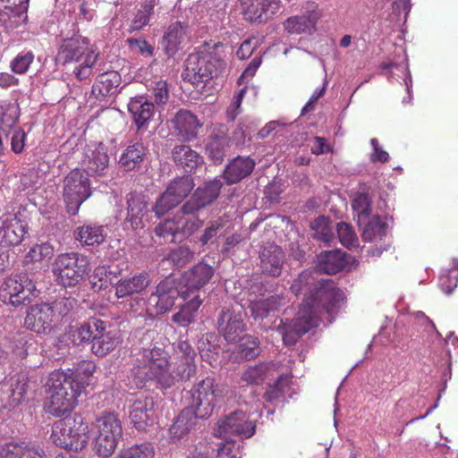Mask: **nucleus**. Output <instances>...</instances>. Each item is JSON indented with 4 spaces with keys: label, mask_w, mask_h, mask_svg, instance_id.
Returning <instances> with one entry per match:
<instances>
[{
    "label": "nucleus",
    "mask_w": 458,
    "mask_h": 458,
    "mask_svg": "<svg viewBox=\"0 0 458 458\" xmlns=\"http://www.w3.org/2000/svg\"><path fill=\"white\" fill-rule=\"evenodd\" d=\"M48 396L45 402V411L60 417L70 412L77 404V398L88 385L78 373L67 375L54 371L48 378Z\"/></svg>",
    "instance_id": "1"
},
{
    "label": "nucleus",
    "mask_w": 458,
    "mask_h": 458,
    "mask_svg": "<svg viewBox=\"0 0 458 458\" xmlns=\"http://www.w3.org/2000/svg\"><path fill=\"white\" fill-rule=\"evenodd\" d=\"M170 367L168 353L163 348L155 346L142 350L133 374L140 383L155 380L167 388L172 378L169 377Z\"/></svg>",
    "instance_id": "2"
},
{
    "label": "nucleus",
    "mask_w": 458,
    "mask_h": 458,
    "mask_svg": "<svg viewBox=\"0 0 458 458\" xmlns=\"http://www.w3.org/2000/svg\"><path fill=\"white\" fill-rule=\"evenodd\" d=\"M50 438L62 448L81 450L89 442V425L80 415L66 416L53 424Z\"/></svg>",
    "instance_id": "3"
},
{
    "label": "nucleus",
    "mask_w": 458,
    "mask_h": 458,
    "mask_svg": "<svg viewBox=\"0 0 458 458\" xmlns=\"http://www.w3.org/2000/svg\"><path fill=\"white\" fill-rule=\"evenodd\" d=\"M224 66V61L211 53H192L185 61V68L182 76L184 81L198 87L216 77Z\"/></svg>",
    "instance_id": "4"
},
{
    "label": "nucleus",
    "mask_w": 458,
    "mask_h": 458,
    "mask_svg": "<svg viewBox=\"0 0 458 458\" xmlns=\"http://www.w3.org/2000/svg\"><path fill=\"white\" fill-rule=\"evenodd\" d=\"M89 270L88 258L77 252L62 253L52 265V272L58 284L64 287L78 284Z\"/></svg>",
    "instance_id": "5"
},
{
    "label": "nucleus",
    "mask_w": 458,
    "mask_h": 458,
    "mask_svg": "<svg viewBox=\"0 0 458 458\" xmlns=\"http://www.w3.org/2000/svg\"><path fill=\"white\" fill-rule=\"evenodd\" d=\"M95 449L99 456L110 457L123 436L122 422L114 412L104 411L96 420Z\"/></svg>",
    "instance_id": "6"
},
{
    "label": "nucleus",
    "mask_w": 458,
    "mask_h": 458,
    "mask_svg": "<svg viewBox=\"0 0 458 458\" xmlns=\"http://www.w3.org/2000/svg\"><path fill=\"white\" fill-rule=\"evenodd\" d=\"M304 299L311 303L318 314L325 312L333 317L339 310L345 296L334 281L327 279L320 280L309 287V294L305 295Z\"/></svg>",
    "instance_id": "7"
},
{
    "label": "nucleus",
    "mask_w": 458,
    "mask_h": 458,
    "mask_svg": "<svg viewBox=\"0 0 458 458\" xmlns=\"http://www.w3.org/2000/svg\"><path fill=\"white\" fill-rule=\"evenodd\" d=\"M90 181L81 170H72L64 179L63 198L67 212L75 216L81 205L91 196Z\"/></svg>",
    "instance_id": "8"
},
{
    "label": "nucleus",
    "mask_w": 458,
    "mask_h": 458,
    "mask_svg": "<svg viewBox=\"0 0 458 458\" xmlns=\"http://www.w3.org/2000/svg\"><path fill=\"white\" fill-rule=\"evenodd\" d=\"M37 295L36 284L27 275L8 276L0 286V299L13 307L30 303Z\"/></svg>",
    "instance_id": "9"
},
{
    "label": "nucleus",
    "mask_w": 458,
    "mask_h": 458,
    "mask_svg": "<svg viewBox=\"0 0 458 458\" xmlns=\"http://www.w3.org/2000/svg\"><path fill=\"white\" fill-rule=\"evenodd\" d=\"M215 378L206 377L191 389V410L200 419L208 418L215 408L217 397Z\"/></svg>",
    "instance_id": "10"
},
{
    "label": "nucleus",
    "mask_w": 458,
    "mask_h": 458,
    "mask_svg": "<svg viewBox=\"0 0 458 458\" xmlns=\"http://www.w3.org/2000/svg\"><path fill=\"white\" fill-rule=\"evenodd\" d=\"M179 296L186 301L191 298V293L183 287L179 289L175 279L167 276L157 284L156 292L149 297V301L155 302L156 314H164L172 309Z\"/></svg>",
    "instance_id": "11"
},
{
    "label": "nucleus",
    "mask_w": 458,
    "mask_h": 458,
    "mask_svg": "<svg viewBox=\"0 0 458 458\" xmlns=\"http://www.w3.org/2000/svg\"><path fill=\"white\" fill-rule=\"evenodd\" d=\"M91 50L97 49L90 46L89 38L81 36L79 30L72 31L71 36L63 38L57 51L56 61L64 65L78 63Z\"/></svg>",
    "instance_id": "12"
},
{
    "label": "nucleus",
    "mask_w": 458,
    "mask_h": 458,
    "mask_svg": "<svg viewBox=\"0 0 458 458\" xmlns=\"http://www.w3.org/2000/svg\"><path fill=\"white\" fill-rule=\"evenodd\" d=\"M256 431V425L249 419L246 412L236 411L231 412L217 423V436L227 438L230 436H238L241 438H250Z\"/></svg>",
    "instance_id": "13"
},
{
    "label": "nucleus",
    "mask_w": 458,
    "mask_h": 458,
    "mask_svg": "<svg viewBox=\"0 0 458 458\" xmlns=\"http://www.w3.org/2000/svg\"><path fill=\"white\" fill-rule=\"evenodd\" d=\"M81 169L89 176H101L108 168L107 147L101 141H91L84 148Z\"/></svg>",
    "instance_id": "14"
},
{
    "label": "nucleus",
    "mask_w": 458,
    "mask_h": 458,
    "mask_svg": "<svg viewBox=\"0 0 458 458\" xmlns=\"http://www.w3.org/2000/svg\"><path fill=\"white\" fill-rule=\"evenodd\" d=\"M245 313L232 308L224 307L217 318L218 332L228 343H235L241 339L245 331Z\"/></svg>",
    "instance_id": "15"
},
{
    "label": "nucleus",
    "mask_w": 458,
    "mask_h": 458,
    "mask_svg": "<svg viewBox=\"0 0 458 458\" xmlns=\"http://www.w3.org/2000/svg\"><path fill=\"white\" fill-rule=\"evenodd\" d=\"M243 19L259 25L270 19L280 8L279 0H240Z\"/></svg>",
    "instance_id": "16"
},
{
    "label": "nucleus",
    "mask_w": 458,
    "mask_h": 458,
    "mask_svg": "<svg viewBox=\"0 0 458 458\" xmlns=\"http://www.w3.org/2000/svg\"><path fill=\"white\" fill-rule=\"evenodd\" d=\"M55 323L50 303L47 302L30 306L24 318V327L37 334L50 331Z\"/></svg>",
    "instance_id": "17"
},
{
    "label": "nucleus",
    "mask_w": 458,
    "mask_h": 458,
    "mask_svg": "<svg viewBox=\"0 0 458 458\" xmlns=\"http://www.w3.org/2000/svg\"><path fill=\"white\" fill-rule=\"evenodd\" d=\"M29 0H0V21L5 29H15L28 19Z\"/></svg>",
    "instance_id": "18"
},
{
    "label": "nucleus",
    "mask_w": 458,
    "mask_h": 458,
    "mask_svg": "<svg viewBox=\"0 0 458 458\" xmlns=\"http://www.w3.org/2000/svg\"><path fill=\"white\" fill-rule=\"evenodd\" d=\"M26 233L25 226L14 214L0 217V245L9 247L19 245Z\"/></svg>",
    "instance_id": "19"
},
{
    "label": "nucleus",
    "mask_w": 458,
    "mask_h": 458,
    "mask_svg": "<svg viewBox=\"0 0 458 458\" xmlns=\"http://www.w3.org/2000/svg\"><path fill=\"white\" fill-rule=\"evenodd\" d=\"M148 154L141 141H131L119 157L118 165L125 172L139 171Z\"/></svg>",
    "instance_id": "20"
},
{
    "label": "nucleus",
    "mask_w": 458,
    "mask_h": 458,
    "mask_svg": "<svg viewBox=\"0 0 458 458\" xmlns=\"http://www.w3.org/2000/svg\"><path fill=\"white\" fill-rule=\"evenodd\" d=\"M214 276V268L205 262L197 263L183 275V288L191 296L199 294V289L206 285Z\"/></svg>",
    "instance_id": "21"
},
{
    "label": "nucleus",
    "mask_w": 458,
    "mask_h": 458,
    "mask_svg": "<svg viewBox=\"0 0 458 458\" xmlns=\"http://www.w3.org/2000/svg\"><path fill=\"white\" fill-rule=\"evenodd\" d=\"M256 163L250 157L237 156L226 165L222 177L228 185L240 182L254 170Z\"/></svg>",
    "instance_id": "22"
},
{
    "label": "nucleus",
    "mask_w": 458,
    "mask_h": 458,
    "mask_svg": "<svg viewBox=\"0 0 458 458\" xmlns=\"http://www.w3.org/2000/svg\"><path fill=\"white\" fill-rule=\"evenodd\" d=\"M229 142L230 139L226 126L223 124L216 125L213 129L206 145L208 157L215 164H220L224 160L226 149L229 148Z\"/></svg>",
    "instance_id": "23"
},
{
    "label": "nucleus",
    "mask_w": 458,
    "mask_h": 458,
    "mask_svg": "<svg viewBox=\"0 0 458 458\" xmlns=\"http://www.w3.org/2000/svg\"><path fill=\"white\" fill-rule=\"evenodd\" d=\"M259 258L264 273L272 276L281 275L285 256L279 246L274 243H267L261 249Z\"/></svg>",
    "instance_id": "24"
},
{
    "label": "nucleus",
    "mask_w": 458,
    "mask_h": 458,
    "mask_svg": "<svg viewBox=\"0 0 458 458\" xmlns=\"http://www.w3.org/2000/svg\"><path fill=\"white\" fill-rule=\"evenodd\" d=\"M172 122L178 135L186 141L197 139L199 130L202 127L198 117L191 111L184 109L179 110Z\"/></svg>",
    "instance_id": "25"
},
{
    "label": "nucleus",
    "mask_w": 458,
    "mask_h": 458,
    "mask_svg": "<svg viewBox=\"0 0 458 458\" xmlns=\"http://www.w3.org/2000/svg\"><path fill=\"white\" fill-rule=\"evenodd\" d=\"M104 321L90 318L79 326L71 327L69 335L74 344H92L96 336L103 330Z\"/></svg>",
    "instance_id": "26"
},
{
    "label": "nucleus",
    "mask_w": 458,
    "mask_h": 458,
    "mask_svg": "<svg viewBox=\"0 0 458 458\" xmlns=\"http://www.w3.org/2000/svg\"><path fill=\"white\" fill-rule=\"evenodd\" d=\"M9 395L7 404L9 408L18 407L26 398L28 391L31 388V378L27 373L20 372L9 380Z\"/></svg>",
    "instance_id": "27"
},
{
    "label": "nucleus",
    "mask_w": 458,
    "mask_h": 458,
    "mask_svg": "<svg viewBox=\"0 0 458 458\" xmlns=\"http://www.w3.org/2000/svg\"><path fill=\"white\" fill-rule=\"evenodd\" d=\"M283 295H272L250 301L249 308L255 320H264L277 312L285 304Z\"/></svg>",
    "instance_id": "28"
},
{
    "label": "nucleus",
    "mask_w": 458,
    "mask_h": 458,
    "mask_svg": "<svg viewBox=\"0 0 458 458\" xmlns=\"http://www.w3.org/2000/svg\"><path fill=\"white\" fill-rule=\"evenodd\" d=\"M346 265L347 255L339 250L322 251L317 256V268L324 274L335 275Z\"/></svg>",
    "instance_id": "29"
},
{
    "label": "nucleus",
    "mask_w": 458,
    "mask_h": 458,
    "mask_svg": "<svg viewBox=\"0 0 458 458\" xmlns=\"http://www.w3.org/2000/svg\"><path fill=\"white\" fill-rule=\"evenodd\" d=\"M150 284L148 273L141 272L131 277L122 278L115 284V296L125 298L142 293Z\"/></svg>",
    "instance_id": "30"
},
{
    "label": "nucleus",
    "mask_w": 458,
    "mask_h": 458,
    "mask_svg": "<svg viewBox=\"0 0 458 458\" xmlns=\"http://www.w3.org/2000/svg\"><path fill=\"white\" fill-rule=\"evenodd\" d=\"M122 78L116 71H107L97 76L92 85L91 93L97 99H103L115 92Z\"/></svg>",
    "instance_id": "31"
},
{
    "label": "nucleus",
    "mask_w": 458,
    "mask_h": 458,
    "mask_svg": "<svg viewBox=\"0 0 458 458\" xmlns=\"http://www.w3.org/2000/svg\"><path fill=\"white\" fill-rule=\"evenodd\" d=\"M154 402L151 398H139L130 407L129 418L137 429H144L153 416Z\"/></svg>",
    "instance_id": "32"
},
{
    "label": "nucleus",
    "mask_w": 458,
    "mask_h": 458,
    "mask_svg": "<svg viewBox=\"0 0 458 458\" xmlns=\"http://www.w3.org/2000/svg\"><path fill=\"white\" fill-rule=\"evenodd\" d=\"M128 111L131 114L138 130H140L154 114V105L145 97L131 98L128 103Z\"/></svg>",
    "instance_id": "33"
},
{
    "label": "nucleus",
    "mask_w": 458,
    "mask_h": 458,
    "mask_svg": "<svg viewBox=\"0 0 458 458\" xmlns=\"http://www.w3.org/2000/svg\"><path fill=\"white\" fill-rule=\"evenodd\" d=\"M319 314L309 301L303 300L295 318L291 323L296 327L300 333L306 334L319 323Z\"/></svg>",
    "instance_id": "34"
},
{
    "label": "nucleus",
    "mask_w": 458,
    "mask_h": 458,
    "mask_svg": "<svg viewBox=\"0 0 458 458\" xmlns=\"http://www.w3.org/2000/svg\"><path fill=\"white\" fill-rule=\"evenodd\" d=\"M321 16L320 11L315 3H307L302 8L301 14L288 18L284 23L285 29L303 27V29H315Z\"/></svg>",
    "instance_id": "35"
},
{
    "label": "nucleus",
    "mask_w": 458,
    "mask_h": 458,
    "mask_svg": "<svg viewBox=\"0 0 458 458\" xmlns=\"http://www.w3.org/2000/svg\"><path fill=\"white\" fill-rule=\"evenodd\" d=\"M197 419L200 418L196 416L194 411L191 409L182 410L169 428L171 439L175 442L187 435L194 428Z\"/></svg>",
    "instance_id": "36"
},
{
    "label": "nucleus",
    "mask_w": 458,
    "mask_h": 458,
    "mask_svg": "<svg viewBox=\"0 0 458 458\" xmlns=\"http://www.w3.org/2000/svg\"><path fill=\"white\" fill-rule=\"evenodd\" d=\"M181 306L179 311L172 316V321L180 327H188L195 321L198 310L203 302L199 294L191 295Z\"/></svg>",
    "instance_id": "37"
},
{
    "label": "nucleus",
    "mask_w": 458,
    "mask_h": 458,
    "mask_svg": "<svg viewBox=\"0 0 458 458\" xmlns=\"http://www.w3.org/2000/svg\"><path fill=\"white\" fill-rule=\"evenodd\" d=\"M275 365L261 362L253 366H248L242 373L241 380L247 385H261L267 378L272 376Z\"/></svg>",
    "instance_id": "38"
},
{
    "label": "nucleus",
    "mask_w": 458,
    "mask_h": 458,
    "mask_svg": "<svg viewBox=\"0 0 458 458\" xmlns=\"http://www.w3.org/2000/svg\"><path fill=\"white\" fill-rule=\"evenodd\" d=\"M174 162L185 171L191 172L202 163V157L186 145L175 146L173 149Z\"/></svg>",
    "instance_id": "39"
},
{
    "label": "nucleus",
    "mask_w": 458,
    "mask_h": 458,
    "mask_svg": "<svg viewBox=\"0 0 458 458\" xmlns=\"http://www.w3.org/2000/svg\"><path fill=\"white\" fill-rule=\"evenodd\" d=\"M197 366L195 360H188L176 358V360L171 364L169 369V377L171 382L169 387L178 381H188L196 375Z\"/></svg>",
    "instance_id": "40"
},
{
    "label": "nucleus",
    "mask_w": 458,
    "mask_h": 458,
    "mask_svg": "<svg viewBox=\"0 0 458 458\" xmlns=\"http://www.w3.org/2000/svg\"><path fill=\"white\" fill-rule=\"evenodd\" d=\"M106 236L104 226L84 225L77 229L75 238L82 245L94 246L103 243Z\"/></svg>",
    "instance_id": "41"
},
{
    "label": "nucleus",
    "mask_w": 458,
    "mask_h": 458,
    "mask_svg": "<svg viewBox=\"0 0 458 458\" xmlns=\"http://www.w3.org/2000/svg\"><path fill=\"white\" fill-rule=\"evenodd\" d=\"M54 247L49 242H42L33 245L24 257L26 265L47 264L54 256Z\"/></svg>",
    "instance_id": "42"
},
{
    "label": "nucleus",
    "mask_w": 458,
    "mask_h": 458,
    "mask_svg": "<svg viewBox=\"0 0 458 458\" xmlns=\"http://www.w3.org/2000/svg\"><path fill=\"white\" fill-rule=\"evenodd\" d=\"M117 343V338L106 330V323L104 322L103 330L91 344V351L95 355L103 357L113 351Z\"/></svg>",
    "instance_id": "43"
},
{
    "label": "nucleus",
    "mask_w": 458,
    "mask_h": 458,
    "mask_svg": "<svg viewBox=\"0 0 458 458\" xmlns=\"http://www.w3.org/2000/svg\"><path fill=\"white\" fill-rule=\"evenodd\" d=\"M128 212L126 220L133 230L143 228L142 217L147 212V203L140 198L131 196L127 200Z\"/></svg>",
    "instance_id": "44"
},
{
    "label": "nucleus",
    "mask_w": 458,
    "mask_h": 458,
    "mask_svg": "<svg viewBox=\"0 0 458 458\" xmlns=\"http://www.w3.org/2000/svg\"><path fill=\"white\" fill-rule=\"evenodd\" d=\"M181 225L178 217L172 219H165L158 223L155 229V234L162 238L165 242H175L177 240L181 241Z\"/></svg>",
    "instance_id": "45"
},
{
    "label": "nucleus",
    "mask_w": 458,
    "mask_h": 458,
    "mask_svg": "<svg viewBox=\"0 0 458 458\" xmlns=\"http://www.w3.org/2000/svg\"><path fill=\"white\" fill-rule=\"evenodd\" d=\"M157 0H145L137 11L132 21V29H142L145 26H153L157 21L155 6Z\"/></svg>",
    "instance_id": "46"
},
{
    "label": "nucleus",
    "mask_w": 458,
    "mask_h": 458,
    "mask_svg": "<svg viewBox=\"0 0 458 458\" xmlns=\"http://www.w3.org/2000/svg\"><path fill=\"white\" fill-rule=\"evenodd\" d=\"M187 41L184 30H167L161 40V46L169 56L182 49Z\"/></svg>",
    "instance_id": "47"
},
{
    "label": "nucleus",
    "mask_w": 458,
    "mask_h": 458,
    "mask_svg": "<svg viewBox=\"0 0 458 458\" xmlns=\"http://www.w3.org/2000/svg\"><path fill=\"white\" fill-rule=\"evenodd\" d=\"M222 182L219 180L210 181L203 187H199L193 193V196L201 204L203 208L212 203L220 194Z\"/></svg>",
    "instance_id": "48"
},
{
    "label": "nucleus",
    "mask_w": 458,
    "mask_h": 458,
    "mask_svg": "<svg viewBox=\"0 0 458 458\" xmlns=\"http://www.w3.org/2000/svg\"><path fill=\"white\" fill-rule=\"evenodd\" d=\"M386 223L379 216H373L365 225L362 239L365 242H377L386 235Z\"/></svg>",
    "instance_id": "49"
},
{
    "label": "nucleus",
    "mask_w": 458,
    "mask_h": 458,
    "mask_svg": "<svg viewBox=\"0 0 458 458\" xmlns=\"http://www.w3.org/2000/svg\"><path fill=\"white\" fill-rule=\"evenodd\" d=\"M114 458H155V448L150 443L135 444L123 448Z\"/></svg>",
    "instance_id": "50"
},
{
    "label": "nucleus",
    "mask_w": 458,
    "mask_h": 458,
    "mask_svg": "<svg viewBox=\"0 0 458 458\" xmlns=\"http://www.w3.org/2000/svg\"><path fill=\"white\" fill-rule=\"evenodd\" d=\"M19 120V107L17 105L10 104L0 106V131L9 133Z\"/></svg>",
    "instance_id": "51"
},
{
    "label": "nucleus",
    "mask_w": 458,
    "mask_h": 458,
    "mask_svg": "<svg viewBox=\"0 0 458 458\" xmlns=\"http://www.w3.org/2000/svg\"><path fill=\"white\" fill-rule=\"evenodd\" d=\"M330 224V219L324 216H319L314 219L310 224V227L314 232V238L325 243L331 242L334 238V233Z\"/></svg>",
    "instance_id": "52"
},
{
    "label": "nucleus",
    "mask_w": 458,
    "mask_h": 458,
    "mask_svg": "<svg viewBox=\"0 0 458 458\" xmlns=\"http://www.w3.org/2000/svg\"><path fill=\"white\" fill-rule=\"evenodd\" d=\"M289 384L290 377L284 374L280 375L274 384L268 385L263 395L264 399L271 403L284 397Z\"/></svg>",
    "instance_id": "53"
},
{
    "label": "nucleus",
    "mask_w": 458,
    "mask_h": 458,
    "mask_svg": "<svg viewBox=\"0 0 458 458\" xmlns=\"http://www.w3.org/2000/svg\"><path fill=\"white\" fill-rule=\"evenodd\" d=\"M182 201L171 192V190L167 187L166 190L157 199L153 210L156 215L160 217L165 215L170 209L175 208Z\"/></svg>",
    "instance_id": "54"
},
{
    "label": "nucleus",
    "mask_w": 458,
    "mask_h": 458,
    "mask_svg": "<svg viewBox=\"0 0 458 458\" xmlns=\"http://www.w3.org/2000/svg\"><path fill=\"white\" fill-rule=\"evenodd\" d=\"M99 53L97 50H91L84 57L82 63L75 67L73 73L75 78L82 81L89 79L92 74V69L98 59Z\"/></svg>",
    "instance_id": "55"
},
{
    "label": "nucleus",
    "mask_w": 458,
    "mask_h": 458,
    "mask_svg": "<svg viewBox=\"0 0 458 458\" xmlns=\"http://www.w3.org/2000/svg\"><path fill=\"white\" fill-rule=\"evenodd\" d=\"M194 186L193 178L190 175H186L174 179L168 185V188L171 190V192H174V195L182 201L193 190Z\"/></svg>",
    "instance_id": "56"
},
{
    "label": "nucleus",
    "mask_w": 458,
    "mask_h": 458,
    "mask_svg": "<svg viewBox=\"0 0 458 458\" xmlns=\"http://www.w3.org/2000/svg\"><path fill=\"white\" fill-rule=\"evenodd\" d=\"M76 304L77 301L71 297L59 298L50 303L55 322L58 323L64 317L67 316Z\"/></svg>",
    "instance_id": "57"
},
{
    "label": "nucleus",
    "mask_w": 458,
    "mask_h": 458,
    "mask_svg": "<svg viewBox=\"0 0 458 458\" xmlns=\"http://www.w3.org/2000/svg\"><path fill=\"white\" fill-rule=\"evenodd\" d=\"M228 222V216L225 215L210 221L199 238V242L202 245L208 244L212 239H214L218 233L226 226Z\"/></svg>",
    "instance_id": "58"
},
{
    "label": "nucleus",
    "mask_w": 458,
    "mask_h": 458,
    "mask_svg": "<svg viewBox=\"0 0 458 458\" xmlns=\"http://www.w3.org/2000/svg\"><path fill=\"white\" fill-rule=\"evenodd\" d=\"M276 329L282 335L283 342L287 346L294 345L304 335L303 333H300V331L297 330L298 328L291 322L285 323L283 319H280V323L276 327Z\"/></svg>",
    "instance_id": "59"
},
{
    "label": "nucleus",
    "mask_w": 458,
    "mask_h": 458,
    "mask_svg": "<svg viewBox=\"0 0 458 458\" xmlns=\"http://www.w3.org/2000/svg\"><path fill=\"white\" fill-rule=\"evenodd\" d=\"M34 61V54L31 51L18 54L11 62V70L17 74H24Z\"/></svg>",
    "instance_id": "60"
},
{
    "label": "nucleus",
    "mask_w": 458,
    "mask_h": 458,
    "mask_svg": "<svg viewBox=\"0 0 458 458\" xmlns=\"http://www.w3.org/2000/svg\"><path fill=\"white\" fill-rule=\"evenodd\" d=\"M194 258V252L187 246H180L173 250L169 255L170 259L176 267H183Z\"/></svg>",
    "instance_id": "61"
},
{
    "label": "nucleus",
    "mask_w": 458,
    "mask_h": 458,
    "mask_svg": "<svg viewBox=\"0 0 458 458\" xmlns=\"http://www.w3.org/2000/svg\"><path fill=\"white\" fill-rule=\"evenodd\" d=\"M111 275L109 270V267L106 266H98L97 267L93 274L91 276L90 283L92 284V289L95 292H99L102 289L107 287V279Z\"/></svg>",
    "instance_id": "62"
},
{
    "label": "nucleus",
    "mask_w": 458,
    "mask_h": 458,
    "mask_svg": "<svg viewBox=\"0 0 458 458\" xmlns=\"http://www.w3.org/2000/svg\"><path fill=\"white\" fill-rule=\"evenodd\" d=\"M240 352L246 360H251L259 354V341L253 336H246L239 346Z\"/></svg>",
    "instance_id": "63"
},
{
    "label": "nucleus",
    "mask_w": 458,
    "mask_h": 458,
    "mask_svg": "<svg viewBox=\"0 0 458 458\" xmlns=\"http://www.w3.org/2000/svg\"><path fill=\"white\" fill-rule=\"evenodd\" d=\"M338 238L343 245L351 248L356 245L357 236L352 226L346 223L341 222L337 224Z\"/></svg>",
    "instance_id": "64"
}]
</instances>
